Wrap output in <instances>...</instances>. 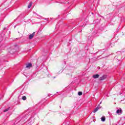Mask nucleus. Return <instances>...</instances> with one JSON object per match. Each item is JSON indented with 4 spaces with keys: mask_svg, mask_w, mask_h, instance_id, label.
<instances>
[{
    "mask_svg": "<svg viewBox=\"0 0 125 125\" xmlns=\"http://www.w3.org/2000/svg\"><path fill=\"white\" fill-rule=\"evenodd\" d=\"M9 109H10V107H8V108L5 109L3 110L4 113H5V112H7V111L9 110Z\"/></svg>",
    "mask_w": 125,
    "mask_h": 125,
    "instance_id": "11",
    "label": "nucleus"
},
{
    "mask_svg": "<svg viewBox=\"0 0 125 125\" xmlns=\"http://www.w3.org/2000/svg\"><path fill=\"white\" fill-rule=\"evenodd\" d=\"M81 32H82V30H81V31H80V33H81Z\"/></svg>",
    "mask_w": 125,
    "mask_h": 125,
    "instance_id": "19",
    "label": "nucleus"
},
{
    "mask_svg": "<svg viewBox=\"0 0 125 125\" xmlns=\"http://www.w3.org/2000/svg\"><path fill=\"white\" fill-rule=\"evenodd\" d=\"M81 32H82V30H81V31H80V33H81Z\"/></svg>",
    "mask_w": 125,
    "mask_h": 125,
    "instance_id": "18",
    "label": "nucleus"
},
{
    "mask_svg": "<svg viewBox=\"0 0 125 125\" xmlns=\"http://www.w3.org/2000/svg\"><path fill=\"white\" fill-rule=\"evenodd\" d=\"M2 35L3 36L4 35V34H2Z\"/></svg>",
    "mask_w": 125,
    "mask_h": 125,
    "instance_id": "16",
    "label": "nucleus"
},
{
    "mask_svg": "<svg viewBox=\"0 0 125 125\" xmlns=\"http://www.w3.org/2000/svg\"><path fill=\"white\" fill-rule=\"evenodd\" d=\"M105 79H107V76L106 75H103L102 77H101L99 79V81H104V80H105Z\"/></svg>",
    "mask_w": 125,
    "mask_h": 125,
    "instance_id": "2",
    "label": "nucleus"
},
{
    "mask_svg": "<svg viewBox=\"0 0 125 125\" xmlns=\"http://www.w3.org/2000/svg\"><path fill=\"white\" fill-rule=\"evenodd\" d=\"M117 114L118 115H121V114H122L123 110H122V109L121 108H119V109H118L116 111Z\"/></svg>",
    "mask_w": 125,
    "mask_h": 125,
    "instance_id": "3",
    "label": "nucleus"
},
{
    "mask_svg": "<svg viewBox=\"0 0 125 125\" xmlns=\"http://www.w3.org/2000/svg\"><path fill=\"white\" fill-rule=\"evenodd\" d=\"M3 41V37H2V35H0V42H1Z\"/></svg>",
    "mask_w": 125,
    "mask_h": 125,
    "instance_id": "8",
    "label": "nucleus"
},
{
    "mask_svg": "<svg viewBox=\"0 0 125 125\" xmlns=\"http://www.w3.org/2000/svg\"><path fill=\"white\" fill-rule=\"evenodd\" d=\"M78 95H79L80 96H81V95H83V92H78Z\"/></svg>",
    "mask_w": 125,
    "mask_h": 125,
    "instance_id": "13",
    "label": "nucleus"
},
{
    "mask_svg": "<svg viewBox=\"0 0 125 125\" xmlns=\"http://www.w3.org/2000/svg\"><path fill=\"white\" fill-rule=\"evenodd\" d=\"M101 121L102 122H105V121H106V118H105V117H102Z\"/></svg>",
    "mask_w": 125,
    "mask_h": 125,
    "instance_id": "10",
    "label": "nucleus"
},
{
    "mask_svg": "<svg viewBox=\"0 0 125 125\" xmlns=\"http://www.w3.org/2000/svg\"><path fill=\"white\" fill-rule=\"evenodd\" d=\"M22 100H26V99H27V97H26V96H23L22 97Z\"/></svg>",
    "mask_w": 125,
    "mask_h": 125,
    "instance_id": "12",
    "label": "nucleus"
},
{
    "mask_svg": "<svg viewBox=\"0 0 125 125\" xmlns=\"http://www.w3.org/2000/svg\"><path fill=\"white\" fill-rule=\"evenodd\" d=\"M99 74H96V75H94L93 76V78L94 79H98V78H99Z\"/></svg>",
    "mask_w": 125,
    "mask_h": 125,
    "instance_id": "6",
    "label": "nucleus"
},
{
    "mask_svg": "<svg viewBox=\"0 0 125 125\" xmlns=\"http://www.w3.org/2000/svg\"><path fill=\"white\" fill-rule=\"evenodd\" d=\"M100 104H101V102L100 103Z\"/></svg>",
    "mask_w": 125,
    "mask_h": 125,
    "instance_id": "20",
    "label": "nucleus"
},
{
    "mask_svg": "<svg viewBox=\"0 0 125 125\" xmlns=\"http://www.w3.org/2000/svg\"><path fill=\"white\" fill-rule=\"evenodd\" d=\"M100 23V21L99 19H97L95 21H94V24H99Z\"/></svg>",
    "mask_w": 125,
    "mask_h": 125,
    "instance_id": "5",
    "label": "nucleus"
},
{
    "mask_svg": "<svg viewBox=\"0 0 125 125\" xmlns=\"http://www.w3.org/2000/svg\"><path fill=\"white\" fill-rule=\"evenodd\" d=\"M81 32H82V30H81V31H80V33H81Z\"/></svg>",
    "mask_w": 125,
    "mask_h": 125,
    "instance_id": "17",
    "label": "nucleus"
},
{
    "mask_svg": "<svg viewBox=\"0 0 125 125\" xmlns=\"http://www.w3.org/2000/svg\"><path fill=\"white\" fill-rule=\"evenodd\" d=\"M26 68H31L32 67V64L31 63H28L26 64Z\"/></svg>",
    "mask_w": 125,
    "mask_h": 125,
    "instance_id": "7",
    "label": "nucleus"
},
{
    "mask_svg": "<svg viewBox=\"0 0 125 125\" xmlns=\"http://www.w3.org/2000/svg\"><path fill=\"white\" fill-rule=\"evenodd\" d=\"M4 48V46H3L2 45L0 46V50H1V49H3Z\"/></svg>",
    "mask_w": 125,
    "mask_h": 125,
    "instance_id": "14",
    "label": "nucleus"
},
{
    "mask_svg": "<svg viewBox=\"0 0 125 125\" xmlns=\"http://www.w3.org/2000/svg\"><path fill=\"white\" fill-rule=\"evenodd\" d=\"M100 108H102V107H100V104H99L98 106L96 107L93 111V113H96V112L99 110Z\"/></svg>",
    "mask_w": 125,
    "mask_h": 125,
    "instance_id": "1",
    "label": "nucleus"
},
{
    "mask_svg": "<svg viewBox=\"0 0 125 125\" xmlns=\"http://www.w3.org/2000/svg\"><path fill=\"white\" fill-rule=\"evenodd\" d=\"M33 4V2H30L29 3V4L28 5V8H31V7H32V5Z\"/></svg>",
    "mask_w": 125,
    "mask_h": 125,
    "instance_id": "9",
    "label": "nucleus"
},
{
    "mask_svg": "<svg viewBox=\"0 0 125 125\" xmlns=\"http://www.w3.org/2000/svg\"><path fill=\"white\" fill-rule=\"evenodd\" d=\"M36 34V32H33L32 34H30L29 35V40H32L34 38V36H35V34Z\"/></svg>",
    "mask_w": 125,
    "mask_h": 125,
    "instance_id": "4",
    "label": "nucleus"
},
{
    "mask_svg": "<svg viewBox=\"0 0 125 125\" xmlns=\"http://www.w3.org/2000/svg\"><path fill=\"white\" fill-rule=\"evenodd\" d=\"M3 30H6V27H4Z\"/></svg>",
    "mask_w": 125,
    "mask_h": 125,
    "instance_id": "15",
    "label": "nucleus"
}]
</instances>
